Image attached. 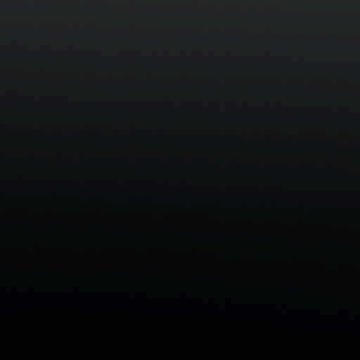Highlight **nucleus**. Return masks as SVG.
Returning <instances> with one entry per match:
<instances>
[{
    "label": "nucleus",
    "instance_id": "obj_1",
    "mask_svg": "<svg viewBox=\"0 0 360 360\" xmlns=\"http://www.w3.org/2000/svg\"><path fill=\"white\" fill-rule=\"evenodd\" d=\"M49 249H50V244H49L48 241H46L44 244L41 245V252L43 253H46L49 251Z\"/></svg>",
    "mask_w": 360,
    "mask_h": 360
},
{
    "label": "nucleus",
    "instance_id": "obj_2",
    "mask_svg": "<svg viewBox=\"0 0 360 360\" xmlns=\"http://www.w3.org/2000/svg\"><path fill=\"white\" fill-rule=\"evenodd\" d=\"M68 48H72V46H68Z\"/></svg>",
    "mask_w": 360,
    "mask_h": 360
}]
</instances>
